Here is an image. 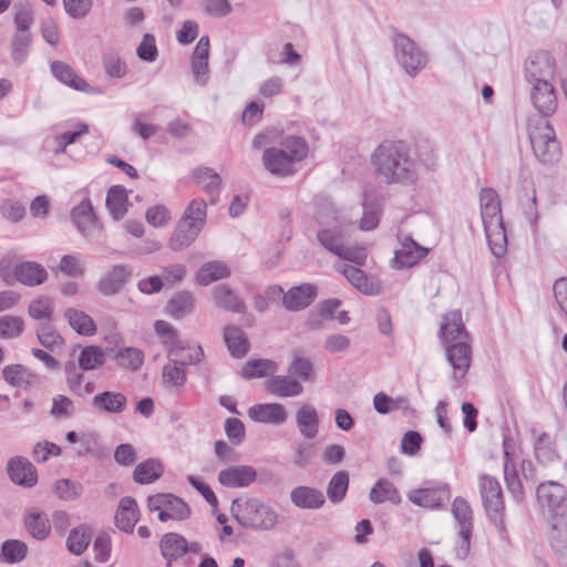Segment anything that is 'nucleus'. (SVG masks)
Returning a JSON list of instances; mask_svg holds the SVG:
<instances>
[{
  "label": "nucleus",
  "instance_id": "obj_1",
  "mask_svg": "<svg viewBox=\"0 0 567 567\" xmlns=\"http://www.w3.org/2000/svg\"><path fill=\"white\" fill-rule=\"evenodd\" d=\"M313 219L318 227L317 239L324 249L359 266L365 262L368 252L363 246L347 245V220L333 203L328 199L318 200Z\"/></svg>",
  "mask_w": 567,
  "mask_h": 567
},
{
  "label": "nucleus",
  "instance_id": "obj_2",
  "mask_svg": "<svg viewBox=\"0 0 567 567\" xmlns=\"http://www.w3.org/2000/svg\"><path fill=\"white\" fill-rule=\"evenodd\" d=\"M371 164L385 184L412 186L419 181L416 162L401 142L380 144L371 155Z\"/></svg>",
  "mask_w": 567,
  "mask_h": 567
},
{
  "label": "nucleus",
  "instance_id": "obj_3",
  "mask_svg": "<svg viewBox=\"0 0 567 567\" xmlns=\"http://www.w3.org/2000/svg\"><path fill=\"white\" fill-rule=\"evenodd\" d=\"M307 142L296 135L284 137L279 146L265 150L262 163L266 169L277 176H289L296 173V165L308 154Z\"/></svg>",
  "mask_w": 567,
  "mask_h": 567
},
{
  "label": "nucleus",
  "instance_id": "obj_4",
  "mask_svg": "<svg viewBox=\"0 0 567 567\" xmlns=\"http://www.w3.org/2000/svg\"><path fill=\"white\" fill-rule=\"evenodd\" d=\"M481 217L492 254L502 257L506 252L507 237L503 223L501 198L493 188L480 193Z\"/></svg>",
  "mask_w": 567,
  "mask_h": 567
},
{
  "label": "nucleus",
  "instance_id": "obj_5",
  "mask_svg": "<svg viewBox=\"0 0 567 567\" xmlns=\"http://www.w3.org/2000/svg\"><path fill=\"white\" fill-rule=\"evenodd\" d=\"M231 514L241 526L256 530H270L278 520L275 509L255 497L233 501Z\"/></svg>",
  "mask_w": 567,
  "mask_h": 567
},
{
  "label": "nucleus",
  "instance_id": "obj_6",
  "mask_svg": "<svg viewBox=\"0 0 567 567\" xmlns=\"http://www.w3.org/2000/svg\"><path fill=\"white\" fill-rule=\"evenodd\" d=\"M529 140L537 159L545 165H553L561 157V146L555 130L545 120L537 121L529 128Z\"/></svg>",
  "mask_w": 567,
  "mask_h": 567
},
{
  "label": "nucleus",
  "instance_id": "obj_7",
  "mask_svg": "<svg viewBox=\"0 0 567 567\" xmlns=\"http://www.w3.org/2000/svg\"><path fill=\"white\" fill-rule=\"evenodd\" d=\"M395 58L404 71H420L427 64V54L406 34L395 31L392 35Z\"/></svg>",
  "mask_w": 567,
  "mask_h": 567
},
{
  "label": "nucleus",
  "instance_id": "obj_8",
  "mask_svg": "<svg viewBox=\"0 0 567 567\" xmlns=\"http://www.w3.org/2000/svg\"><path fill=\"white\" fill-rule=\"evenodd\" d=\"M179 350H168V362L163 367V382L168 388H182L186 382V367L197 364L204 357L200 346H196L195 355L187 360Z\"/></svg>",
  "mask_w": 567,
  "mask_h": 567
},
{
  "label": "nucleus",
  "instance_id": "obj_9",
  "mask_svg": "<svg viewBox=\"0 0 567 567\" xmlns=\"http://www.w3.org/2000/svg\"><path fill=\"white\" fill-rule=\"evenodd\" d=\"M478 489L487 515L496 524L503 525L505 504L498 480L492 475L482 474L478 477Z\"/></svg>",
  "mask_w": 567,
  "mask_h": 567
},
{
  "label": "nucleus",
  "instance_id": "obj_10",
  "mask_svg": "<svg viewBox=\"0 0 567 567\" xmlns=\"http://www.w3.org/2000/svg\"><path fill=\"white\" fill-rule=\"evenodd\" d=\"M147 507L151 512H157L158 519L162 522L168 519L183 520L190 514L188 505L183 499L172 494H156L150 496Z\"/></svg>",
  "mask_w": 567,
  "mask_h": 567
},
{
  "label": "nucleus",
  "instance_id": "obj_11",
  "mask_svg": "<svg viewBox=\"0 0 567 567\" xmlns=\"http://www.w3.org/2000/svg\"><path fill=\"white\" fill-rule=\"evenodd\" d=\"M452 513L458 523L460 542L455 548L457 557L464 559L471 548V536L473 532L472 509L467 501L463 497H456L452 504Z\"/></svg>",
  "mask_w": 567,
  "mask_h": 567
},
{
  "label": "nucleus",
  "instance_id": "obj_12",
  "mask_svg": "<svg viewBox=\"0 0 567 567\" xmlns=\"http://www.w3.org/2000/svg\"><path fill=\"white\" fill-rule=\"evenodd\" d=\"M528 82L532 84L530 96L534 106L542 115H551L557 109V97L553 83L537 78L536 73H530Z\"/></svg>",
  "mask_w": 567,
  "mask_h": 567
},
{
  "label": "nucleus",
  "instance_id": "obj_13",
  "mask_svg": "<svg viewBox=\"0 0 567 567\" xmlns=\"http://www.w3.org/2000/svg\"><path fill=\"white\" fill-rule=\"evenodd\" d=\"M269 295H282V306L289 311H299L307 308L317 296V288L310 284L290 288L286 293L280 286L269 288Z\"/></svg>",
  "mask_w": 567,
  "mask_h": 567
},
{
  "label": "nucleus",
  "instance_id": "obj_14",
  "mask_svg": "<svg viewBox=\"0 0 567 567\" xmlns=\"http://www.w3.org/2000/svg\"><path fill=\"white\" fill-rule=\"evenodd\" d=\"M449 343L445 349L446 359L453 368V379L460 380L465 377L471 364L470 339H460Z\"/></svg>",
  "mask_w": 567,
  "mask_h": 567
},
{
  "label": "nucleus",
  "instance_id": "obj_15",
  "mask_svg": "<svg viewBox=\"0 0 567 567\" xmlns=\"http://www.w3.org/2000/svg\"><path fill=\"white\" fill-rule=\"evenodd\" d=\"M400 248L395 250L393 266L398 269L410 268L422 260L429 252V249L420 246L409 236L398 235Z\"/></svg>",
  "mask_w": 567,
  "mask_h": 567
},
{
  "label": "nucleus",
  "instance_id": "obj_16",
  "mask_svg": "<svg viewBox=\"0 0 567 567\" xmlns=\"http://www.w3.org/2000/svg\"><path fill=\"white\" fill-rule=\"evenodd\" d=\"M257 478V471L250 465H233L221 470L218 482L228 488H243L252 484Z\"/></svg>",
  "mask_w": 567,
  "mask_h": 567
},
{
  "label": "nucleus",
  "instance_id": "obj_17",
  "mask_svg": "<svg viewBox=\"0 0 567 567\" xmlns=\"http://www.w3.org/2000/svg\"><path fill=\"white\" fill-rule=\"evenodd\" d=\"M334 268L337 271L341 272L359 291L365 295L379 293L380 284L377 280L367 277L361 269L347 264H337Z\"/></svg>",
  "mask_w": 567,
  "mask_h": 567
},
{
  "label": "nucleus",
  "instance_id": "obj_18",
  "mask_svg": "<svg viewBox=\"0 0 567 567\" xmlns=\"http://www.w3.org/2000/svg\"><path fill=\"white\" fill-rule=\"evenodd\" d=\"M248 416L260 423L281 425L287 421V412L280 403L255 404L249 408Z\"/></svg>",
  "mask_w": 567,
  "mask_h": 567
},
{
  "label": "nucleus",
  "instance_id": "obj_19",
  "mask_svg": "<svg viewBox=\"0 0 567 567\" xmlns=\"http://www.w3.org/2000/svg\"><path fill=\"white\" fill-rule=\"evenodd\" d=\"M8 474L11 481L25 487L33 486L38 481L34 466L24 457H14L8 462Z\"/></svg>",
  "mask_w": 567,
  "mask_h": 567
},
{
  "label": "nucleus",
  "instance_id": "obj_20",
  "mask_svg": "<svg viewBox=\"0 0 567 567\" xmlns=\"http://www.w3.org/2000/svg\"><path fill=\"white\" fill-rule=\"evenodd\" d=\"M292 504L301 509H319L326 503L324 494L315 487L297 486L290 492Z\"/></svg>",
  "mask_w": 567,
  "mask_h": 567
},
{
  "label": "nucleus",
  "instance_id": "obj_21",
  "mask_svg": "<svg viewBox=\"0 0 567 567\" xmlns=\"http://www.w3.org/2000/svg\"><path fill=\"white\" fill-rule=\"evenodd\" d=\"M132 276L127 266H114L99 282V291L105 296L117 293Z\"/></svg>",
  "mask_w": 567,
  "mask_h": 567
},
{
  "label": "nucleus",
  "instance_id": "obj_22",
  "mask_svg": "<svg viewBox=\"0 0 567 567\" xmlns=\"http://www.w3.org/2000/svg\"><path fill=\"white\" fill-rule=\"evenodd\" d=\"M296 423L305 439H315L319 432V415L312 404L305 403L296 412Z\"/></svg>",
  "mask_w": 567,
  "mask_h": 567
},
{
  "label": "nucleus",
  "instance_id": "obj_23",
  "mask_svg": "<svg viewBox=\"0 0 567 567\" xmlns=\"http://www.w3.org/2000/svg\"><path fill=\"white\" fill-rule=\"evenodd\" d=\"M92 406L99 412L120 414L127 406V398L115 391H104L93 396Z\"/></svg>",
  "mask_w": 567,
  "mask_h": 567
},
{
  "label": "nucleus",
  "instance_id": "obj_24",
  "mask_svg": "<svg viewBox=\"0 0 567 567\" xmlns=\"http://www.w3.org/2000/svg\"><path fill=\"white\" fill-rule=\"evenodd\" d=\"M536 494L540 506L547 507L549 511L560 507L566 496L564 486L554 481L539 484Z\"/></svg>",
  "mask_w": 567,
  "mask_h": 567
},
{
  "label": "nucleus",
  "instance_id": "obj_25",
  "mask_svg": "<svg viewBox=\"0 0 567 567\" xmlns=\"http://www.w3.org/2000/svg\"><path fill=\"white\" fill-rule=\"evenodd\" d=\"M7 383L18 388H32L39 384V375L22 364L7 365L2 371Z\"/></svg>",
  "mask_w": 567,
  "mask_h": 567
},
{
  "label": "nucleus",
  "instance_id": "obj_26",
  "mask_svg": "<svg viewBox=\"0 0 567 567\" xmlns=\"http://www.w3.org/2000/svg\"><path fill=\"white\" fill-rule=\"evenodd\" d=\"M266 390L280 398L297 396L302 393V384L291 375H276L265 382Z\"/></svg>",
  "mask_w": 567,
  "mask_h": 567
},
{
  "label": "nucleus",
  "instance_id": "obj_27",
  "mask_svg": "<svg viewBox=\"0 0 567 567\" xmlns=\"http://www.w3.org/2000/svg\"><path fill=\"white\" fill-rule=\"evenodd\" d=\"M138 515L136 501L130 496L123 497L115 513V524L121 530L132 533L138 520Z\"/></svg>",
  "mask_w": 567,
  "mask_h": 567
},
{
  "label": "nucleus",
  "instance_id": "obj_28",
  "mask_svg": "<svg viewBox=\"0 0 567 567\" xmlns=\"http://www.w3.org/2000/svg\"><path fill=\"white\" fill-rule=\"evenodd\" d=\"M13 274L19 282L30 287L39 286L48 278L47 270L34 261L18 264L13 269Z\"/></svg>",
  "mask_w": 567,
  "mask_h": 567
},
{
  "label": "nucleus",
  "instance_id": "obj_29",
  "mask_svg": "<svg viewBox=\"0 0 567 567\" xmlns=\"http://www.w3.org/2000/svg\"><path fill=\"white\" fill-rule=\"evenodd\" d=\"M163 557L167 560V567H171L173 560H177L188 551L186 539L176 533H167L159 543Z\"/></svg>",
  "mask_w": 567,
  "mask_h": 567
},
{
  "label": "nucleus",
  "instance_id": "obj_30",
  "mask_svg": "<svg viewBox=\"0 0 567 567\" xmlns=\"http://www.w3.org/2000/svg\"><path fill=\"white\" fill-rule=\"evenodd\" d=\"M441 336L445 342L470 339L462 321V315L458 310L451 311L443 317L441 323Z\"/></svg>",
  "mask_w": 567,
  "mask_h": 567
},
{
  "label": "nucleus",
  "instance_id": "obj_31",
  "mask_svg": "<svg viewBox=\"0 0 567 567\" xmlns=\"http://www.w3.org/2000/svg\"><path fill=\"white\" fill-rule=\"evenodd\" d=\"M200 231L198 227L181 219L168 240V247L174 251L183 250L192 245Z\"/></svg>",
  "mask_w": 567,
  "mask_h": 567
},
{
  "label": "nucleus",
  "instance_id": "obj_32",
  "mask_svg": "<svg viewBox=\"0 0 567 567\" xmlns=\"http://www.w3.org/2000/svg\"><path fill=\"white\" fill-rule=\"evenodd\" d=\"M214 301L217 307L243 313L246 309L245 302L227 285H218L213 290Z\"/></svg>",
  "mask_w": 567,
  "mask_h": 567
},
{
  "label": "nucleus",
  "instance_id": "obj_33",
  "mask_svg": "<svg viewBox=\"0 0 567 567\" xmlns=\"http://www.w3.org/2000/svg\"><path fill=\"white\" fill-rule=\"evenodd\" d=\"M535 435L534 452L536 460L542 464H550L559 460V455L554 447V441L549 434L545 432L537 433L533 431Z\"/></svg>",
  "mask_w": 567,
  "mask_h": 567
},
{
  "label": "nucleus",
  "instance_id": "obj_34",
  "mask_svg": "<svg viewBox=\"0 0 567 567\" xmlns=\"http://www.w3.org/2000/svg\"><path fill=\"white\" fill-rule=\"evenodd\" d=\"M224 340L228 351L234 358H243L249 350L248 339L243 330L229 326L224 330Z\"/></svg>",
  "mask_w": 567,
  "mask_h": 567
},
{
  "label": "nucleus",
  "instance_id": "obj_35",
  "mask_svg": "<svg viewBox=\"0 0 567 567\" xmlns=\"http://www.w3.org/2000/svg\"><path fill=\"white\" fill-rule=\"evenodd\" d=\"M370 501L374 504H382L384 502H391L394 505L401 503L396 487L386 478H380L370 491Z\"/></svg>",
  "mask_w": 567,
  "mask_h": 567
},
{
  "label": "nucleus",
  "instance_id": "obj_36",
  "mask_svg": "<svg viewBox=\"0 0 567 567\" xmlns=\"http://www.w3.org/2000/svg\"><path fill=\"white\" fill-rule=\"evenodd\" d=\"M71 217L79 231L87 235L95 225V215L90 199L85 198L71 212Z\"/></svg>",
  "mask_w": 567,
  "mask_h": 567
},
{
  "label": "nucleus",
  "instance_id": "obj_37",
  "mask_svg": "<svg viewBox=\"0 0 567 567\" xmlns=\"http://www.w3.org/2000/svg\"><path fill=\"white\" fill-rule=\"evenodd\" d=\"M408 498L413 504L425 508H439L444 502V493L435 488H420L408 493Z\"/></svg>",
  "mask_w": 567,
  "mask_h": 567
},
{
  "label": "nucleus",
  "instance_id": "obj_38",
  "mask_svg": "<svg viewBox=\"0 0 567 567\" xmlns=\"http://www.w3.org/2000/svg\"><path fill=\"white\" fill-rule=\"evenodd\" d=\"M24 524L29 534L39 540L45 539L51 530L47 514L41 512L30 511L24 518Z\"/></svg>",
  "mask_w": 567,
  "mask_h": 567
},
{
  "label": "nucleus",
  "instance_id": "obj_39",
  "mask_svg": "<svg viewBox=\"0 0 567 567\" xmlns=\"http://www.w3.org/2000/svg\"><path fill=\"white\" fill-rule=\"evenodd\" d=\"M194 305L195 300L190 292L179 291L167 302L166 313L175 319H181L193 311Z\"/></svg>",
  "mask_w": 567,
  "mask_h": 567
},
{
  "label": "nucleus",
  "instance_id": "obj_40",
  "mask_svg": "<svg viewBox=\"0 0 567 567\" xmlns=\"http://www.w3.org/2000/svg\"><path fill=\"white\" fill-rule=\"evenodd\" d=\"M230 270L221 261H209L204 264L197 272V281L207 286L214 281L229 277Z\"/></svg>",
  "mask_w": 567,
  "mask_h": 567
},
{
  "label": "nucleus",
  "instance_id": "obj_41",
  "mask_svg": "<svg viewBox=\"0 0 567 567\" xmlns=\"http://www.w3.org/2000/svg\"><path fill=\"white\" fill-rule=\"evenodd\" d=\"M163 474V465L161 462L148 458L140 463L134 472V481L138 484H150L158 480Z\"/></svg>",
  "mask_w": 567,
  "mask_h": 567
},
{
  "label": "nucleus",
  "instance_id": "obj_42",
  "mask_svg": "<svg viewBox=\"0 0 567 567\" xmlns=\"http://www.w3.org/2000/svg\"><path fill=\"white\" fill-rule=\"evenodd\" d=\"M64 317L69 321L72 329L83 336H92L96 331L93 319L85 312L76 309H68Z\"/></svg>",
  "mask_w": 567,
  "mask_h": 567
},
{
  "label": "nucleus",
  "instance_id": "obj_43",
  "mask_svg": "<svg viewBox=\"0 0 567 567\" xmlns=\"http://www.w3.org/2000/svg\"><path fill=\"white\" fill-rule=\"evenodd\" d=\"M92 538V533L89 527L82 525L73 528L66 538V548L73 555H82Z\"/></svg>",
  "mask_w": 567,
  "mask_h": 567
},
{
  "label": "nucleus",
  "instance_id": "obj_44",
  "mask_svg": "<svg viewBox=\"0 0 567 567\" xmlns=\"http://www.w3.org/2000/svg\"><path fill=\"white\" fill-rule=\"evenodd\" d=\"M349 487V474L338 471L333 474L327 486V496L332 504H339L346 497Z\"/></svg>",
  "mask_w": 567,
  "mask_h": 567
},
{
  "label": "nucleus",
  "instance_id": "obj_45",
  "mask_svg": "<svg viewBox=\"0 0 567 567\" xmlns=\"http://www.w3.org/2000/svg\"><path fill=\"white\" fill-rule=\"evenodd\" d=\"M106 207L115 219L124 216L127 210V196L123 187L113 186L109 189Z\"/></svg>",
  "mask_w": 567,
  "mask_h": 567
},
{
  "label": "nucleus",
  "instance_id": "obj_46",
  "mask_svg": "<svg viewBox=\"0 0 567 567\" xmlns=\"http://www.w3.org/2000/svg\"><path fill=\"white\" fill-rule=\"evenodd\" d=\"M374 409L380 414H388L396 410H408L410 401L405 396L391 398L383 392L375 394L373 399Z\"/></svg>",
  "mask_w": 567,
  "mask_h": 567
},
{
  "label": "nucleus",
  "instance_id": "obj_47",
  "mask_svg": "<svg viewBox=\"0 0 567 567\" xmlns=\"http://www.w3.org/2000/svg\"><path fill=\"white\" fill-rule=\"evenodd\" d=\"M105 359V353L102 348L87 346L81 350L78 361L80 369L87 371L102 367Z\"/></svg>",
  "mask_w": 567,
  "mask_h": 567
},
{
  "label": "nucleus",
  "instance_id": "obj_48",
  "mask_svg": "<svg viewBox=\"0 0 567 567\" xmlns=\"http://www.w3.org/2000/svg\"><path fill=\"white\" fill-rule=\"evenodd\" d=\"M28 553L27 545L18 539L6 540L1 546L0 559L7 564L22 561Z\"/></svg>",
  "mask_w": 567,
  "mask_h": 567
},
{
  "label": "nucleus",
  "instance_id": "obj_49",
  "mask_svg": "<svg viewBox=\"0 0 567 567\" xmlns=\"http://www.w3.org/2000/svg\"><path fill=\"white\" fill-rule=\"evenodd\" d=\"M276 370L277 364L271 360H251L244 365L241 375L245 379L262 378L274 374Z\"/></svg>",
  "mask_w": 567,
  "mask_h": 567
},
{
  "label": "nucleus",
  "instance_id": "obj_50",
  "mask_svg": "<svg viewBox=\"0 0 567 567\" xmlns=\"http://www.w3.org/2000/svg\"><path fill=\"white\" fill-rule=\"evenodd\" d=\"M206 214L207 205L205 200L195 198L188 204L181 219L198 227V229L202 230L206 221Z\"/></svg>",
  "mask_w": 567,
  "mask_h": 567
},
{
  "label": "nucleus",
  "instance_id": "obj_51",
  "mask_svg": "<svg viewBox=\"0 0 567 567\" xmlns=\"http://www.w3.org/2000/svg\"><path fill=\"white\" fill-rule=\"evenodd\" d=\"M115 360L120 367L135 371L143 364L144 354L137 348L127 347L116 352Z\"/></svg>",
  "mask_w": 567,
  "mask_h": 567
},
{
  "label": "nucleus",
  "instance_id": "obj_52",
  "mask_svg": "<svg viewBox=\"0 0 567 567\" xmlns=\"http://www.w3.org/2000/svg\"><path fill=\"white\" fill-rule=\"evenodd\" d=\"M193 177L213 197L218 193L221 184L220 176L213 169L205 167L194 171Z\"/></svg>",
  "mask_w": 567,
  "mask_h": 567
},
{
  "label": "nucleus",
  "instance_id": "obj_53",
  "mask_svg": "<svg viewBox=\"0 0 567 567\" xmlns=\"http://www.w3.org/2000/svg\"><path fill=\"white\" fill-rule=\"evenodd\" d=\"M555 68V59L550 52L538 50L532 52L525 61L526 71H547Z\"/></svg>",
  "mask_w": 567,
  "mask_h": 567
},
{
  "label": "nucleus",
  "instance_id": "obj_54",
  "mask_svg": "<svg viewBox=\"0 0 567 567\" xmlns=\"http://www.w3.org/2000/svg\"><path fill=\"white\" fill-rule=\"evenodd\" d=\"M289 373L305 382H312L316 379L313 364L309 359L297 357L290 363Z\"/></svg>",
  "mask_w": 567,
  "mask_h": 567
},
{
  "label": "nucleus",
  "instance_id": "obj_55",
  "mask_svg": "<svg viewBox=\"0 0 567 567\" xmlns=\"http://www.w3.org/2000/svg\"><path fill=\"white\" fill-rule=\"evenodd\" d=\"M83 487L79 482L62 478L55 482L53 492L54 494L64 501H73L80 497Z\"/></svg>",
  "mask_w": 567,
  "mask_h": 567
},
{
  "label": "nucleus",
  "instance_id": "obj_56",
  "mask_svg": "<svg viewBox=\"0 0 567 567\" xmlns=\"http://www.w3.org/2000/svg\"><path fill=\"white\" fill-rule=\"evenodd\" d=\"M23 331V320L16 316L0 317V339H13Z\"/></svg>",
  "mask_w": 567,
  "mask_h": 567
},
{
  "label": "nucleus",
  "instance_id": "obj_57",
  "mask_svg": "<svg viewBox=\"0 0 567 567\" xmlns=\"http://www.w3.org/2000/svg\"><path fill=\"white\" fill-rule=\"evenodd\" d=\"M363 216L360 221L362 230H372L378 227L380 223L381 207L379 203H368L367 198L363 200Z\"/></svg>",
  "mask_w": 567,
  "mask_h": 567
},
{
  "label": "nucleus",
  "instance_id": "obj_58",
  "mask_svg": "<svg viewBox=\"0 0 567 567\" xmlns=\"http://www.w3.org/2000/svg\"><path fill=\"white\" fill-rule=\"evenodd\" d=\"M53 312V300L48 296H41L29 305V315L37 320L49 319Z\"/></svg>",
  "mask_w": 567,
  "mask_h": 567
},
{
  "label": "nucleus",
  "instance_id": "obj_59",
  "mask_svg": "<svg viewBox=\"0 0 567 567\" xmlns=\"http://www.w3.org/2000/svg\"><path fill=\"white\" fill-rule=\"evenodd\" d=\"M74 413V404L70 398L63 394H56L52 399L50 414L55 419H66Z\"/></svg>",
  "mask_w": 567,
  "mask_h": 567
},
{
  "label": "nucleus",
  "instance_id": "obj_60",
  "mask_svg": "<svg viewBox=\"0 0 567 567\" xmlns=\"http://www.w3.org/2000/svg\"><path fill=\"white\" fill-rule=\"evenodd\" d=\"M145 218L153 227H165L169 224L172 216L166 206L155 205L146 210Z\"/></svg>",
  "mask_w": 567,
  "mask_h": 567
},
{
  "label": "nucleus",
  "instance_id": "obj_61",
  "mask_svg": "<svg viewBox=\"0 0 567 567\" xmlns=\"http://www.w3.org/2000/svg\"><path fill=\"white\" fill-rule=\"evenodd\" d=\"M58 269L70 277H81L85 271L83 261L75 255L63 256Z\"/></svg>",
  "mask_w": 567,
  "mask_h": 567
},
{
  "label": "nucleus",
  "instance_id": "obj_62",
  "mask_svg": "<svg viewBox=\"0 0 567 567\" xmlns=\"http://www.w3.org/2000/svg\"><path fill=\"white\" fill-rule=\"evenodd\" d=\"M31 42L30 33L16 32L12 39V56L14 61L22 62L29 51Z\"/></svg>",
  "mask_w": 567,
  "mask_h": 567
},
{
  "label": "nucleus",
  "instance_id": "obj_63",
  "mask_svg": "<svg viewBox=\"0 0 567 567\" xmlns=\"http://www.w3.org/2000/svg\"><path fill=\"white\" fill-rule=\"evenodd\" d=\"M37 336L39 342L50 350H54L63 343V338L52 327L47 324L38 329Z\"/></svg>",
  "mask_w": 567,
  "mask_h": 567
},
{
  "label": "nucleus",
  "instance_id": "obj_64",
  "mask_svg": "<svg viewBox=\"0 0 567 567\" xmlns=\"http://www.w3.org/2000/svg\"><path fill=\"white\" fill-rule=\"evenodd\" d=\"M93 551L95 560L104 563L111 555V537L107 533L97 534L93 543Z\"/></svg>",
  "mask_w": 567,
  "mask_h": 567
}]
</instances>
